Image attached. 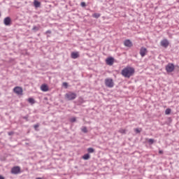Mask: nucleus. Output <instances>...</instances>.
I'll list each match as a JSON object with an SVG mask.
<instances>
[{
    "label": "nucleus",
    "mask_w": 179,
    "mask_h": 179,
    "mask_svg": "<svg viewBox=\"0 0 179 179\" xmlns=\"http://www.w3.org/2000/svg\"><path fill=\"white\" fill-rule=\"evenodd\" d=\"M135 73V69L134 67H126L122 70L121 74L124 78H129L130 76H134Z\"/></svg>",
    "instance_id": "f257e3e1"
},
{
    "label": "nucleus",
    "mask_w": 179,
    "mask_h": 179,
    "mask_svg": "<svg viewBox=\"0 0 179 179\" xmlns=\"http://www.w3.org/2000/svg\"><path fill=\"white\" fill-rule=\"evenodd\" d=\"M64 97H65L66 100L71 101L72 100H75V99H76V97H78V95L75 92H69L68 93H66L65 94Z\"/></svg>",
    "instance_id": "f03ea898"
},
{
    "label": "nucleus",
    "mask_w": 179,
    "mask_h": 179,
    "mask_svg": "<svg viewBox=\"0 0 179 179\" xmlns=\"http://www.w3.org/2000/svg\"><path fill=\"white\" fill-rule=\"evenodd\" d=\"M175 69V66L174 64L173 63H169L166 66V71L168 73H170L171 72H173Z\"/></svg>",
    "instance_id": "7ed1b4c3"
},
{
    "label": "nucleus",
    "mask_w": 179,
    "mask_h": 179,
    "mask_svg": "<svg viewBox=\"0 0 179 179\" xmlns=\"http://www.w3.org/2000/svg\"><path fill=\"white\" fill-rule=\"evenodd\" d=\"M105 85L107 87H114V81L111 78H106L105 80Z\"/></svg>",
    "instance_id": "20e7f679"
},
{
    "label": "nucleus",
    "mask_w": 179,
    "mask_h": 179,
    "mask_svg": "<svg viewBox=\"0 0 179 179\" xmlns=\"http://www.w3.org/2000/svg\"><path fill=\"white\" fill-rule=\"evenodd\" d=\"M20 166H13L11 169L12 174H20Z\"/></svg>",
    "instance_id": "39448f33"
},
{
    "label": "nucleus",
    "mask_w": 179,
    "mask_h": 179,
    "mask_svg": "<svg viewBox=\"0 0 179 179\" xmlns=\"http://www.w3.org/2000/svg\"><path fill=\"white\" fill-rule=\"evenodd\" d=\"M13 92L16 94L20 95V94H22L23 93V89L20 87H15L13 89Z\"/></svg>",
    "instance_id": "423d86ee"
},
{
    "label": "nucleus",
    "mask_w": 179,
    "mask_h": 179,
    "mask_svg": "<svg viewBox=\"0 0 179 179\" xmlns=\"http://www.w3.org/2000/svg\"><path fill=\"white\" fill-rule=\"evenodd\" d=\"M3 23L5 26H10L12 24V19L10 17H6L3 20Z\"/></svg>",
    "instance_id": "0eeeda50"
},
{
    "label": "nucleus",
    "mask_w": 179,
    "mask_h": 179,
    "mask_svg": "<svg viewBox=\"0 0 179 179\" xmlns=\"http://www.w3.org/2000/svg\"><path fill=\"white\" fill-rule=\"evenodd\" d=\"M106 62L107 65H109L111 66V65H113L114 64V57H109L106 58Z\"/></svg>",
    "instance_id": "6e6552de"
},
{
    "label": "nucleus",
    "mask_w": 179,
    "mask_h": 179,
    "mask_svg": "<svg viewBox=\"0 0 179 179\" xmlns=\"http://www.w3.org/2000/svg\"><path fill=\"white\" fill-rule=\"evenodd\" d=\"M146 54H148V49L145 47H141L140 49V55H141V57H145Z\"/></svg>",
    "instance_id": "1a4fd4ad"
},
{
    "label": "nucleus",
    "mask_w": 179,
    "mask_h": 179,
    "mask_svg": "<svg viewBox=\"0 0 179 179\" xmlns=\"http://www.w3.org/2000/svg\"><path fill=\"white\" fill-rule=\"evenodd\" d=\"M170 43H169V41L167 39H164L161 41V45L164 47V48H167L169 47V45Z\"/></svg>",
    "instance_id": "9d476101"
},
{
    "label": "nucleus",
    "mask_w": 179,
    "mask_h": 179,
    "mask_svg": "<svg viewBox=\"0 0 179 179\" xmlns=\"http://www.w3.org/2000/svg\"><path fill=\"white\" fill-rule=\"evenodd\" d=\"M125 47H132V42L129 39H127L124 42Z\"/></svg>",
    "instance_id": "9b49d317"
},
{
    "label": "nucleus",
    "mask_w": 179,
    "mask_h": 179,
    "mask_svg": "<svg viewBox=\"0 0 179 179\" xmlns=\"http://www.w3.org/2000/svg\"><path fill=\"white\" fill-rule=\"evenodd\" d=\"M71 57L73 58V59H76V58H79V52H72L71 55Z\"/></svg>",
    "instance_id": "f8f14e48"
},
{
    "label": "nucleus",
    "mask_w": 179,
    "mask_h": 179,
    "mask_svg": "<svg viewBox=\"0 0 179 179\" xmlns=\"http://www.w3.org/2000/svg\"><path fill=\"white\" fill-rule=\"evenodd\" d=\"M34 8H40L41 6V2L38 1V0L34 1Z\"/></svg>",
    "instance_id": "ddd939ff"
},
{
    "label": "nucleus",
    "mask_w": 179,
    "mask_h": 179,
    "mask_svg": "<svg viewBox=\"0 0 179 179\" xmlns=\"http://www.w3.org/2000/svg\"><path fill=\"white\" fill-rule=\"evenodd\" d=\"M42 92H48V85L47 84H43L41 87Z\"/></svg>",
    "instance_id": "4468645a"
},
{
    "label": "nucleus",
    "mask_w": 179,
    "mask_h": 179,
    "mask_svg": "<svg viewBox=\"0 0 179 179\" xmlns=\"http://www.w3.org/2000/svg\"><path fill=\"white\" fill-rule=\"evenodd\" d=\"M83 160H89L90 159V154L87 153L83 156Z\"/></svg>",
    "instance_id": "2eb2a0df"
},
{
    "label": "nucleus",
    "mask_w": 179,
    "mask_h": 179,
    "mask_svg": "<svg viewBox=\"0 0 179 179\" xmlns=\"http://www.w3.org/2000/svg\"><path fill=\"white\" fill-rule=\"evenodd\" d=\"M27 101L30 103V104H34V103H36V101L34 100V99L33 98H29L27 99Z\"/></svg>",
    "instance_id": "dca6fc26"
},
{
    "label": "nucleus",
    "mask_w": 179,
    "mask_h": 179,
    "mask_svg": "<svg viewBox=\"0 0 179 179\" xmlns=\"http://www.w3.org/2000/svg\"><path fill=\"white\" fill-rule=\"evenodd\" d=\"M165 114L166 115H170V114H171V109L166 108L165 110Z\"/></svg>",
    "instance_id": "f3484780"
},
{
    "label": "nucleus",
    "mask_w": 179,
    "mask_h": 179,
    "mask_svg": "<svg viewBox=\"0 0 179 179\" xmlns=\"http://www.w3.org/2000/svg\"><path fill=\"white\" fill-rule=\"evenodd\" d=\"M38 30H40L39 27L34 26L32 28V31H34V33H36V31H38Z\"/></svg>",
    "instance_id": "a211bd4d"
},
{
    "label": "nucleus",
    "mask_w": 179,
    "mask_h": 179,
    "mask_svg": "<svg viewBox=\"0 0 179 179\" xmlns=\"http://www.w3.org/2000/svg\"><path fill=\"white\" fill-rule=\"evenodd\" d=\"M87 152H88L89 155H90V153H94V148H87Z\"/></svg>",
    "instance_id": "6ab92c4d"
},
{
    "label": "nucleus",
    "mask_w": 179,
    "mask_h": 179,
    "mask_svg": "<svg viewBox=\"0 0 179 179\" xmlns=\"http://www.w3.org/2000/svg\"><path fill=\"white\" fill-rule=\"evenodd\" d=\"M148 142L149 145H153V143H155V139H153V138H149V139L148 140Z\"/></svg>",
    "instance_id": "aec40b11"
},
{
    "label": "nucleus",
    "mask_w": 179,
    "mask_h": 179,
    "mask_svg": "<svg viewBox=\"0 0 179 179\" xmlns=\"http://www.w3.org/2000/svg\"><path fill=\"white\" fill-rule=\"evenodd\" d=\"M93 17H95L96 19H99L100 17V13H95L92 15Z\"/></svg>",
    "instance_id": "412c9836"
},
{
    "label": "nucleus",
    "mask_w": 179,
    "mask_h": 179,
    "mask_svg": "<svg viewBox=\"0 0 179 179\" xmlns=\"http://www.w3.org/2000/svg\"><path fill=\"white\" fill-rule=\"evenodd\" d=\"M81 131H82V132H83L84 134H87V127H83L81 129Z\"/></svg>",
    "instance_id": "4be33fe9"
},
{
    "label": "nucleus",
    "mask_w": 179,
    "mask_h": 179,
    "mask_svg": "<svg viewBox=\"0 0 179 179\" xmlns=\"http://www.w3.org/2000/svg\"><path fill=\"white\" fill-rule=\"evenodd\" d=\"M134 131L136 132V134H141V132L142 131V129H139V128L134 129Z\"/></svg>",
    "instance_id": "5701e85b"
},
{
    "label": "nucleus",
    "mask_w": 179,
    "mask_h": 179,
    "mask_svg": "<svg viewBox=\"0 0 179 179\" xmlns=\"http://www.w3.org/2000/svg\"><path fill=\"white\" fill-rule=\"evenodd\" d=\"M40 127V124L37 123L36 124L34 125V128L35 131H38V127Z\"/></svg>",
    "instance_id": "b1692460"
},
{
    "label": "nucleus",
    "mask_w": 179,
    "mask_h": 179,
    "mask_svg": "<svg viewBox=\"0 0 179 179\" xmlns=\"http://www.w3.org/2000/svg\"><path fill=\"white\" fill-rule=\"evenodd\" d=\"M119 132H120V134H127V130H126V129H120L119 130Z\"/></svg>",
    "instance_id": "393cba45"
},
{
    "label": "nucleus",
    "mask_w": 179,
    "mask_h": 179,
    "mask_svg": "<svg viewBox=\"0 0 179 179\" xmlns=\"http://www.w3.org/2000/svg\"><path fill=\"white\" fill-rule=\"evenodd\" d=\"M78 102L80 103V104H83V103H85V100L83 99V98L80 97L78 99Z\"/></svg>",
    "instance_id": "a878e982"
},
{
    "label": "nucleus",
    "mask_w": 179,
    "mask_h": 179,
    "mask_svg": "<svg viewBox=\"0 0 179 179\" xmlns=\"http://www.w3.org/2000/svg\"><path fill=\"white\" fill-rule=\"evenodd\" d=\"M29 115H27L26 116L22 117L23 120H25L27 122L29 121Z\"/></svg>",
    "instance_id": "bb28decb"
},
{
    "label": "nucleus",
    "mask_w": 179,
    "mask_h": 179,
    "mask_svg": "<svg viewBox=\"0 0 179 179\" xmlns=\"http://www.w3.org/2000/svg\"><path fill=\"white\" fill-rule=\"evenodd\" d=\"M63 86L65 87V89H68V83H63Z\"/></svg>",
    "instance_id": "cd10ccee"
},
{
    "label": "nucleus",
    "mask_w": 179,
    "mask_h": 179,
    "mask_svg": "<svg viewBox=\"0 0 179 179\" xmlns=\"http://www.w3.org/2000/svg\"><path fill=\"white\" fill-rule=\"evenodd\" d=\"M80 6H81L83 8H85V6H86V3H85V1H83V2H81Z\"/></svg>",
    "instance_id": "c85d7f7f"
},
{
    "label": "nucleus",
    "mask_w": 179,
    "mask_h": 179,
    "mask_svg": "<svg viewBox=\"0 0 179 179\" xmlns=\"http://www.w3.org/2000/svg\"><path fill=\"white\" fill-rule=\"evenodd\" d=\"M70 121H71V122H76V117H72V118L70 120Z\"/></svg>",
    "instance_id": "c756f323"
},
{
    "label": "nucleus",
    "mask_w": 179,
    "mask_h": 179,
    "mask_svg": "<svg viewBox=\"0 0 179 179\" xmlns=\"http://www.w3.org/2000/svg\"><path fill=\"white\" fill-rule=\"evenodd\" d=\"M8 134L9 135V136H12V135H13V131H9Z\"/></svg>",
    "instance_id": "7c9ffc66"
},
{
    "label": "nucleus",
    "mask_w": 179,
    "mask_h": 179,
    "mask_svg": "<svg viewBox=\"0 0 179 179\" xmlns=\"http://www.w3.org/2000/svg\"><path fill=\"white\" fill-rule=\"evenodd\" d=\"M159 155H163V150H160L159 151Z\"/></svg>",
    "instance_id": "2f4dec72"
},
{
    "label": "nucleus",
    "mask_w": 179,
    "mask_h": 179,
    "mask_svg": "<svg viewBox=\"0 0 179 179\" xmlns=\"http://www.w3.org/2000/svg\"><path fill=\"white\" fill-rule=\"evenodd\" d=\"M46 34H51V31H50V30H48V31H46Z\"/></svg>",
    "instance_id": "473e14b6"
},
{
    "label": "nucleus",
    "mask_w": 179,
    "mask_h": 179,
    "mask_svg": "<svg viewBox=\"0 0 179 179\" xmlns=\"http://www.w3.org/2000/svg\"><path fill=\"white\" fill-rule=\"evenodd\" d=\"M0 179H5V178L2 175H0Z\"/></svg>",
    "instance_id": "72a5a7b5"
},
{
    "label": "nucleus",
    "mask_w": 179,
    "mask_h": 179,
    "mask_svg": "<svg viewBox=\"0 0 179 179\" xmlns=\"http://www.w3.org/2000/svg\"><path fill=\"white\" fill-rule=\"evenodd\" d=\"M36 179H43V178H36Z\"/></svg>",
    "instance_id": "f704fd0d"
},
{
    "label": "nucleus",
    "mask_w": 179,
    "mask_h": 179,
    "mask_svg": "<svg viewBox=\"0 0 179 179\" xmlns=\"http://www.w3.org/2000/svg\"><path fill=\"white\" fill-rule=\"evenodd\" d=\"M0 17H1V13H0Z\"/></svg>",
    "instance_id": "c9c22d12"
}]
</instances>
